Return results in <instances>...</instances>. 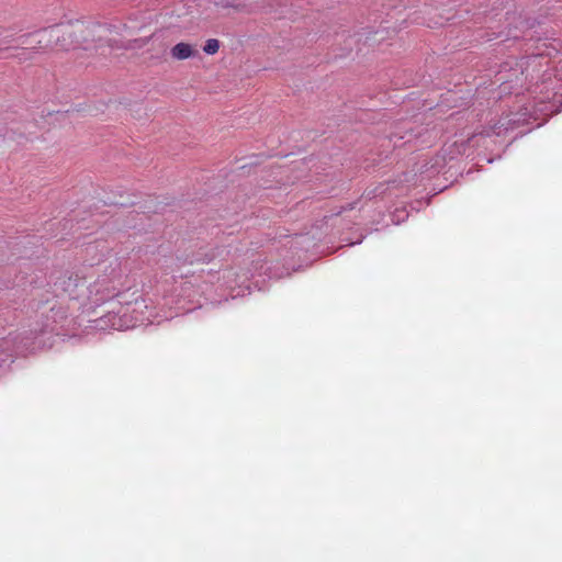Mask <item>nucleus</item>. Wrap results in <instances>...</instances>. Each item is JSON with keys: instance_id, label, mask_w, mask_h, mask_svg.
<instances>
[{"instance_id": "obj_1", "label": "nucleus", "mask_w": 562, "mask_h": 562, "mask_svg": "<svg viewBox=\"0 0 562 562\" xmlns=\"http://www.w3.org/2000/svg\"><path fill=\"white\" fill-rule=\"evenodd\" d=\"M196 50L193 48L191 44L188 43H178L171 48V56L177 60L188 59L194 56Z\"/></svg>"}, {"instance_id": "obj_2", "label": "nucleus", "mask_w": 562, "mask_h": 562, "mask_svg": "<svg viewBox=\"0 0 562 562\" xmlns=\"http://www.w3.org/2000/svg\"><path fill=\"white\" fill-rule=\"evenodd\" d=\"M220 42L215 38H210L206 41L203 50L209 55H214L218 52Z\"/></svg>"}, {"instance_id": "obj_3", "label": "nucleus", "mask_w": 562, "mask_h": 562, "mask_svg": "<svg viewBox=\"0 0 562 562\" xmlns=\"http://www.w3.org/2000/svg\"><path fill=\"white\" fill-rule=\"evenodd\" d=\"M47 31L49 33V36H53V35H58L61 30L58 26H54V27H50ZM57 37L59 38V36H57Z\"/></svg>"}]
</instances>
